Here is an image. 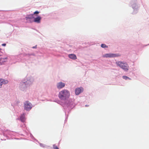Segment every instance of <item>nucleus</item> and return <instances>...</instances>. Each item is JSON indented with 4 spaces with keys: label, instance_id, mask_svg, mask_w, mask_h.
<instances>
[{
    "label": "nucleus",
    "instance_id": "obj_1",
    "mask_svg": "<svg viewBox=\"0 0 149 149\" xmlns=\"http://www.w3.org/2000/svg\"><path fill=\"white\" fill-rule=\"evenodd\" d=\"M70 95L69 91L67 90H63L59 92L58 97L62 100H65L68 98Z\"/></svg>",
    "mask_w": 149,
    "mask_h": 149
},
{
    "label": "nucleus",
    "instance_id": "obj_2",
    "mask_svg": "<svg viewBox=\"0 0 149 149\" xmlns=\"http://www.w3.org/2000/svg\"><path fill=\"white\" fill-rule=\"evenodd\" d=\"M116 64L119 67L124 71H127L128 70L129 66L127 63L117 61L116 62Z\"/></svg>",
    "mask_w": 149,
    "mask_h": 149
},
{
    "label": "nucleus",
    "instance_id": "obj_3",
    "mask_svg": "<svg viewBox=\"0 0 149 149\" xmlns=\"http://www.w3.org/2000/svg\"><path fill=\"white\" fill-rule=\"evenodd\" d=\"M24 109L27 111L30 110L32 108L31 104L29 101H26L24 103Z\"/></svg>",
    "mask_w": 149,
    "mask_h": 149
},
{
    "label": "nucleus",
    "instance_id": "obj_4",
    "mask_svg": "<svg viewBox=\"0 0 149 149\" xmlns=\"http://www.w3.org/2000/svg\"><path fill=\"white\" fill-rule=\"evenodd\" d=\"M34 17L33 16V14H30L27 15L26 17L25 18L27 22H30V21H33L32 19H33Z\"/></svg>",
    "mask_w": 149,
    "mask_h": 149
},
{
    "label": "nucleus",
    "instance_id": "obj_5",
    "mask_svg": "<svg viewBox=\"0 0 149 149\" xmlns=\"http://www.w3.org/2000/svg\"><path fill=\"white\" fill-rule=\"evenodd\" d=\"M34 19L33 21H30V22H34L37 23H40V20L41 19V17L40 16H38L36 18H33Z\"/></svg>",
    "mask_w": 149,
    "mask_h": 149
},
{
    "label": "nucleus",
    "instance_id": "obj_6",
    "mask_svg": "<svg viewBox=\"0 0 149 149\" xmlns=\"http://www.w3.org/2000/svg\"><path fill=\"white\" fill-rule=\"evenodd\" d=\"M65 84L61 82H59L57 84V87L58 89H61L65 87Z\"/></svg>",
    "mask_w": 149,
    "mask_h": 149
},
{
    "label": "nucleus",
    "instance_id": "obj_7",
    "mask_svg": "<svg viewBox=\"0 0 149 149\" xmlns=\"http://www.w3.org/2000/svg\"><path fill=\"white\" fill-rule=\"evenodd\" d=\"M117 56L115 54H104L103 56V57H113Z\"/></svg>",
    "mask_w": 149,
    "mask_h": 149
},
{
    "label": "nucleus",
    "instance_id": "obj_8",
    "mask_svg": "<svg viewBox=\"0 0 149 149\" xmlns=\"http://www.w3.org/2000/svg\"><path fill=\"white\" fill-rule=\"evenodd\" d=\"M8 83V81L7 80L3 79H0V88H1L2 84H6Z\"/></svg>",
    "mask_w": 149,
    "mask_h": 149
},
{
    "label": "nucleus",
    "instance_id": "obj_9",
    "mask_svg": "<svg viewBox=\"0 0 149 149\" xmlns=\"http://www.w3.org/2000/svg\"><path fill=\"white\" fill-rule=\"evenodd\" d=\"M83 90V89L82 88H78L75 90V93L76 95H78Z\"/></svg>",
    "mask_w": 149,
    "mask_h": 149
},
{
    "label": "nucleus",
    "instance_id": "obj_10",
    "mask_svg": "<svg viewBox=\"0 0 149 149\" xmlns=\"http://www.w3.org/2000/svg\"><path fill=\"white\" fill-rule=\"evenodd\" d=\"M69 57L72 59L75 60L77 58L76 55L73 54H71L68 55Z\"/></svg>",
    "mask_w": 149,
    "mask_h": 149
},
{
    "label": "nucleus",
    "instance_id": "obj_11",
    "mask_svg": "<svg viewBox=\"0 0 149 149\" xmlns=\"http://www.w3.org/2000/svg\"><path fill=\"white\" fill-rule=\"evenodd\" d=\"M6 58H0V65H2V63L4 62H5L4 60Z\"/></svg>",
    "mask_w": 149,
    "mask_h": 149
},
{
    "label": "nucleus",
    "instance_id": "obj_12",
    "mask_svg": "<svg viewBox=\"0 0 149 149\" xmlns=\"http://www.w3.org/2000/svg\"><path fill=\"white\" fill-rule=\"evenodd\" d=\"M24 117V114H23L20 117V119L22 122H24L25 120Z\"/></svg>",
    "mask_w": 149,
    "mask_h": 149
},
{
    "label": "nucleus",
    "instance_id": "obj_13",
    "mask_svg": "<svg viewBox=\"0 0 149 149\" xmlns=\"http://www.w3.org/2000/svg\"><path fill=\"white\" fill-rule=\"evenodd\" d=\"M123 79H124L125 80H127V79H129L130 80V78H129V77H128L126 76H123Z\"/></svg>",
    "mask_w": 149,
    "mask_h": 149
},
{
    "label": "nucleus",
    "instance_id": "obj_14",
    "mask_svg": "<svg viewBox=\"0 0 149 149\" xmlns=\"http://www.w3.org/2000/svg\"><path fill=\"white\" fill-rule=\"evenodd\" d=\"M101 47L102 48L108 47L104 44H102Z\"/></svg>",
    "mask_w": 149,
    "mask_h": 149
},
{
    "label": "nucleus",
    "instance_id": "obj_15",
    "mask_svg": "<svg viewBox=\"0 0 149 149\" xmlns=\"http://www.w3.org/2000/svg\"><path fill=\"white\" fill-rule=\"evenodd\" d=\"M53 148L54 149H59L58 147L56 146L55 145H53Z\"/></svg>",
    "mask_w": 149,
    "mask_h": 149
},
{
    "label": "nucleus",
    "instance_id": "obj_16",
    "mask_svg": "<svg viewBox=\"0 0 149 149\" xmlns=\"http://www.w3.org/2000/svg\"><path fill=\"white\" fill-rule=\"evenodd\" d=\"M21 84H22V86H26V84L25 82H23Z\"/></svg>",
    "mask_w": 149,
    "mask_h": 149
},
{
    "label": "nucleus",
    "instance_id": "obj_17",
    "mask_svg": "<svg viewBox=\"0 0 149 149\" xmlns=\"http://www.w3.org/2000/svg\"><path fill=\"white\" fill-rule=\"evenodd\" d=\"M39 13V12L38 11H36L34 13V14H38Z\"/></svg>",
    "mask_w": 149,
    "mask_h": 149
},
{
    "label": "nucleus",
    "instance_id": "obj_18",
    "mask_svg": "<svg viewBox=\"0 0 149 149\" xmlns=\"http://www.w3.org/2000/svg\"><path fill=\"white\" fill-rule=\"evenodd\" d=\"M2 45L3 46H5L6 45V44L5 43L2 44Z\"/></svg>",
    "mask_w": 149,
    "mask_h": 149
},
{
    "label": "nucleus",
    "instance_id": "obj_19",
    "mask_svg": "<svg viewBox=\"0 0 149 149\" xmlns=\"http://www.w3.org/2000/svg\"><path fill=\"white\" fill-rule=\"evenodd\" d=\"M36 47H37V46H34V47H32V48H36Z\"/></svg>",
    "mask_w": 149,
    "mask_h": 149
},
{
    "label": "nucleus",
    "instance_id": "obj_20",
    "mask_svg": "<svg viewBox=\"0 0 149 149\" xmlns=\"http://www.w3.org/2000/svg\"><path fill=\"white\" fill-rule=\"evenodd\" d=\"M1 50V49L0 48V51Z\"/></svg>",
    "mask_w": 149,
    "mask_h": 149
}]
</instances>
